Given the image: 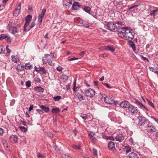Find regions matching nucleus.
I'll use <instances>...</instances> for the list:
<instances>
[{
	"label": "nucleus",
	"mask_w": 158,
	"mask_h": 158,
	"mask_svg": "<svg viewBox=\"0 0 158 158\" xmlns=\"http://www.w3.org/2000/svg\"><path fill=\"white\" fill-rule=\"evenodd\" d=\"M39 73L41 75L45 74L46 73V71L44 67H39Z\"/></svg>",
	"instance_id": "21"
},
{
	"label": "nucleus",
	"mask_w": 158,
	"mask_h": 158,
	"mask_svg": "<svg viewBox=\"0 0 158 158\" xmlns=\"http://www.w3.org/2000/svg\"><path fill=\"white\" fill-rule=\"evenodd\" d=\"M95 135V133L92 131H90L89 134V136L90 138L94 137Z\"/></svg>",
	"instance_id": "48"
},
{
	"label": "nucleus",
	"mask_w": 158,
	"mask_h": 158,
	"mask_svg": "<svg viewBox=\"0 0 158 158\" xmlns=\"http://www.w3.org/2000/svg\"><path fill=\"white\" fill-rule=\"evenodd\" d=\"M91 141L94 143H95L97 142H98V140L95 137H93L90 138Z\"/></svg>",
	"instance_id": "40"
},
{
	"label": "nucleus",
	"mask_w": 158,
	"mask_h": 158,
	"mask_svg": "<svg viewBox=\"0 0 158 158\" xmlns=\"http://www.w3.org/2000/svg\"><path fill=\"white\" fill-rule=\"evenodd\" d=\"M135 103L140 108H141L142 106H143V105L142 103L140 102L139 100H135Z\"/></svg>",
	"instance_id": "32"
},
{
	"label": "nucleus",
	"mask_w": 158,
	"mask_h": 158,
	"mask_svg": "<svg viewBox=\"0 0 158 158\" xmlns=\"http://www.w3.org/2000/svg\"><path fill=\"white\" fill-rule=\"evenodd\" d=\"M72 148L74 149H80L81 148V147L80 145H72Z\"/></svg>",
	"instance_id": "39"
},
{
	"label": "nucleus",
	"mask_w": 158,
	"mask_h": 158,
	"mask_svg": "<svg viewBox=\"0 0 158 158\" xmlns=\"http://www.w3.org/2000/svg\"><path fill=\"white\" fill-rule=\"evenodd\" d=\"M128 157L129 158H139L137 153L133 152L129 154Z\"/></svg>",
	"instance_id": "19"
},
{
	"label": "nucleus",
	"mask_w": 158,
	"mask_h": 158,
	"mask_svg": "<svg viewBox=\"0 0 158 158\" xmlns=\"http://www.w3.org/2000/svg\"><path fill=\"white\" fill-rule=\"evenodd\" d=\"M24 68L26 70H31L32 68V66L29 63H28L25 64Z\"/></svg>",
	"instance_id": "25"
},
{
	"label": "nucleus",
	"mask_w": 158,
	"mask_h": 158,
	"mask_svg": "<svg viewBox=\"0 0 158 158\" xmlns=\"http://www.w3.org/2000/svg\"><path fill=\"white\" fill-rule=\"evenodd\" d=\"M85 95L87 97L92 98L95 95V91L92 89L89 88L85 91Z\"/></svg>",
	"instance_id": "4"
},
{
	"label": "nucleus",
	"mask_w": 158,
	"mask_h": 158,
	"mask_svg": "<svg viewBox=\"0 0 158 158\" xmlns=\"http://www.w3.org/2000/svg\"><path fill=\"white\" fill-rule=\"evenodd\" d=\"M150 71L155 73H157L158 72V68L157 67H149Z\"/></svg>",
	"instance_id": "28"
},
{
	"label": "nucleus",
	"mask_w": 158,
	"mask_h": 158,
	"mask_svg": "<svg viewBox=\"0 0 158 158\" xmlns=\"http://www.w3.org/2000/svg\"><path fill=\"white\" fill-rule=\"evenodd\" d=\"M72 3L71 0H63V5L66 7V8H69V5L72 4Z\"/></svg>",
	"instance_id": "15"
},
{
	"label": "nucleus",
	"mask_w": 158,
	"mask_h": 158,
	"mask_svg": "<svg viewBox=\"0 0 158 158\" xmlns=\"http://www.w3.org/2000/svg\"><path fill=\"white\" fill-rule=\"evenodd\" d=\"M19 128L22 131H27V129L24 127L20 126L19 127Z\"/></svg>",
	"instance_id": "52"
},
{
	"label": "nucleus",
	"mask_w": 158,
	"mask_h": 158,
	"mask_svg": "<svg viewBox=\"0 0 158 158\" xmlns=\"http://www.w3.org/2000/svg\"><path fill=\"white\" fill-rule=\"evenodd\" d=\"M16 68L17 71L19 72H21L24 69V67L23 65L20 66L19 64H18Z\"/></svg>",
	"instance_id": "22"
},
{
	"label": "nucleus",
	"mask_w": 158,
	"mask_h": 158,
	"mask_svg": "<svg viewBox=\"0 0 158 158\" xmlns=\"http://www.w3.org/2000/svg\"><path fill=\"white\" fill-rule=\"evenodd\" d=\"M77 59H78L77 58H76L75 57H73V58L69 59H68V60L69 61H73V60H77Z\"/></svg>",
	"instance_id": "63"
},
{
	"label": "nucleus",
	"mask_w": 158,
	"mask_h": 158,
	"mask_svg": "<svg viewBox=\"0 0 158 158\" xmlns=\"http://www.w3.org/2000/svg\"><path fill=\"white\" fill-rule=\"evenodd\" d=\"M5 51V48L2 45L0 46V54L3 53Z\"/></svg>",
	"instance_id": "42"
},
{
	"label": "nucleus",
	"mask_w": 158,
	"mask_h": 158,
	"mask_svg": "<svg viewBox=\"0 0 158 158\" xmlns=\"http://www.w3.org/2000/svg\"><path fill=\"white\" fill-rule=\"evenodd\" d=\"M37 112L40 114H43L44 112L42 110L38 109L36 110Z\"/></svg>",
	"instance_id": "56"
},
{
	"label": "nucleus",
	"mask_w": 158,
	"mask_h": 158,
	"mask_svg": "<svg viewBox=\"0 0 158 158\" xmlns=\"http://www.w3.org/2000/svg\"><path fill=\"white\" fill-rule=\"evenodd\" d=\"M108 147L109 149L112 151H114L115 150L114 143L112 141H110L108 142Z\"/></svg>",
	"instance_id": "12"
},
{
	"label": "nucleus",
	"mask_w": 158,
	"mask_h": 158,
	"mask_svg": "<svg viewBox=\"0 0 158 158\" xmlns=\"http://www.w3.org/2000/svg\"><path fill=\"white\" fill-rule=\"evenodd\" d=\"M37 156L39 158H45V157L41 154L40 153H38L37 154Z\"/></svg>",
	"instance_id": "49"
},
{
	"label": "nucleus",
	"mask_w": 158,
	"mask_h": 158,
	"mask_svg": "<svg viewBox=\"0 0 158 158\" xmlns=\"http://www.w3.org/2000/svg\"><path fill=\"white\" fill-rule=\"evenodd\" d=\"M6 35L5 34H2L0 35V40H1L3 39H5L6 37Z\"/></svg>",
	"instance_id": "44"
},
{
	"label": "nucleus",
	"mask_w": 158,
	"mask_h": 158,
	"mask_svg": "<svg viewBox=\"0 0 158 158\" xmlns=\"http://www.w3.org/2000/svg\"><path fill=\"white\" fill-rule=\"evenodd\" d=\"M46 11V10L44 9L42 10L41 15L38 16V21L40 23L42 22L43 18L44 16Z\"/></svg>",
	"instance_id": "10"
},
{
	"label": "nucleus",
	"mask_w": 158,
	"mask_h": 158,
	"mask_svg": "<svg viewBox=\"0 0 158 158\" xmlns=\"http://www.w3.org/2000/svg\"><path fill=\"white\" fill-rule=\"evenodd\" d=\"M150 15L152 16H153L154 18L155 16L158 14V8L154 7L153 9L150 10Z\"/></svg>",
	"instance_id": "9"
},
{
	"label": "nucleus",
	"mask_w": 158,
	"mask_h": 158,
	"mask_svg": "<svg viewBox=\"0 0 158 158\" xmlns=\"http://www.w3.org/2000/svg\"><path fill=\"white\" fill-rule=\"evenodd\" d=\"M127 111L129 113L135 114L138 112V110L136 107L131 105L127 110Z\"/></svg>",
	"instance_id": "5"
},
{
	"label": "nucleus",
	"mask_w": 158,
	"mask_h": 158,
	"mask_svg": "<svg viewBox=\"0 0 158 158\" xmlns=\"http://www.w3.org/2000/svg\"><path fill=\"white\" fill-rule=\"evenodd\" d=\"M147 100L148 102V104L150 106H151L152 107H153V108H154V104H153V103L152 102L150 101L149 100H148V99H147Z\"/></svg>",
	"instance_id": "46"
},
{
	"label": "nucleus",
	"mask_w": 158,
	"mask_h": 158,
	"mask_svg": "<svg viewBox=\"0 0 158 158\" xmlns=\"http://www.w3.org/2000/svg\"><path fill=\"white\" fill-rule=\"evenodd\" d=\"M125 147H127L126 146ZM127 149L126 151V153H128L130 152L131 151V148H130L129 147H127Z\"/></svg>",
	"instance_id": "58"
},
{
	"label": "nucleus",
	"mask_w": 158,
	"mask_h": 158,
	"mask_svg": "<svg viewBox=\"0 0 158 158\" xmlns=\"http://www.w3.org/2000/svg\"><path fill=\"white\" fill-rule=\"evenodd\" d=\"M93 152L94 155L95 156L97 155V150L95 148H93Z\"/></svg>",
	"instance_id": "60"
},
{
	"label": "nucleus",
	"mask_w": 158,
	"mask_h": 158,
	"mask_svg": "<svg viewBox=\"0 0 158 158\" xmlns=\"http://www.w3.org/2000/svg\"><path fill=\"white\" fill-rule=\"evenodd\" d=\"M2 143L5 147L8 148V143L5 140L3 139L2 140Z\"/></svg>",
	"instance_id": "38"
},
{
	"label": "nucleus",
	"mask_w": 158,
	"mask_h": 158,
	"mask_svg": "<svg viewBox=\"0 0 158 158\" xmlns=\"http://www.w3.org/2000/svg\"><path fill=\"white\" fill-rule=\"evenodd\" d=\"M30 23H29V22L26 21V23H25V24H24V31H29V30H30V29H27L26 27H27V26L29 25Z\"/></svg>",
	"instance_id": "27"
},
{
	"label": "nucleus",
	"mask_w": 158,
	"mask_h": 158,
	"mask_svg": "<svg viewBox=\"0 0 158 158\" xmlns=\"http://www.w3.org/2000/svg\"><path fill=\"white\" fill-rule=\"evenodd\" d=\"M35 90L38 91L40 93H42L44 92V89L43 88L40 86H36L35 87Z\"/></svg>",
	"instance_id": "24"
},
{
	"label": "nucleus",
	"mask_w": 158,
	"mask_h": 158,
	"mask_svg": "<svg viewBox=\"0 0 158 158\" xmlns=\"http://www.w3.org/2000/svg\"><path fill=\"white\" fill-rule=\"evenodd\" d=\"M103 84L109 89H110L111 88V87L110 86V85L107 83H103Z\"/></svg>",
	"instance_id": "62"
},
{
	"label": "nucleus",
	"mask_w": 158,
	"mask_h": 158,
	"mask_svg": "<svg viewBox=\"0 0 158 158\" xmlns=\"http://www.w3.org/2000/svg\"><path fill=\"white\" fill-rule=\"evenodd\" d=\"M53 100L55 101H58L60 100L61 98V97L60 96H54L53 97Z\"/></svg>",
	"instance_id": "35"
},
{
	"label": "nucleus",
	"mask_w": 158,
	"mask_h": 158,
	"mask_svg": "<svg viewBox=\"0 0 158 158\" xmlns=\"http://www.w3.org/2000/svg\"><path fill=\"white\" fill-rule=\"evenodd\" d=\"M11 58L12 61L15 63H17L19 61V59L18 58V57L14 55H12L11 56Z\"/></svg>",
	"instance_id": "23"
},
{
	"label": "nucleus",
	"mask_w": 158,
	"mask_h": 158,
	"mask_svg": "<svg viewBox=\"0 0 158 158\" xmlns=\"http://www.w3.org/2000/svg\"><path fill=\"white\" fill-rule=\"evenodd\" d=\"M100 49L101 50H110L112 52L115 51V48L113 47L110 46L103 47Z\"/></svg>",
	"instance_id": "14"
},
{
	"label": "nucleus",
	"mask_w": 158,
	"mask_h": 158,
	"mask_svg": "<svg viewBox=\"0 0 158 158\" xmlns=\"http://www.w3.org/2000/svg\"><path fill=\"white\" fill-rule=\"evenodd\" d=\"M47 63H48V64L50 65H52V62L51 59H48Z\"/></svg>",
	"instance_id": "59"
},
{
	"label": "nucleus",
	"mask_w": 158,
	"mask_h": 158,
	"mask_svg": "<svg viewBox=\"0 0 158 158\" xmlns=\"http://www.w3.org/2000/svg\"><path fill=\"white\" fill-rule=\"evenodd\" d=\"M21 8V4L20 3L18 4V6L15 8V9L18 11L20 12Z\"/></svg>",
	"instance_id": "41"
},
{
	"label": "nucleus",
	"mask_w": 158,
	"mask_h": 158,
	"mask_svg": "<svg viewBox=\"0 0 158 158\" xmlns=\"http://www.w3.org/2000/svg\"><path fill=\"white\" fill-rule=\"evenodd\" d=\"M135 103L140 108H141L142 106H143V105L142 103L140 102L139 100H135Z\"/></svg>",
	"instance_id": "31"
},
{
	"label": "nucleus",
	"mask_w": 158,
	"mask_h": 158,
	"mask_svg": "<svg viewBox=\"0 0 158 158\" xmlns=\"http://www.w3.org/2000/svg\"><path fill=\"white\" fill-rule=\"evenodd\" d=\"M9 139L10 142L15 143L18 142V137L16 135H12L10 137Z\"/></svg>",
	"instance_id": "13"
},
{
	"label": "nucleus",
	"mask_w": 158,
	"mask_h": 158,
	"mask_svg": "<svg viewBox=\"0 0 158 158\" xmlns=\"http://www.w3.org/2000/svg\"><path fill=\"white\" fill-rule=\"evenodd\" d=\"M130 45V46L131 47L134 51H135V44L133 43V42L131 41Z\"/></svg>",
	"instance_id": "37"
},
{
	"label": "nucleus",
	"mask_w": 158,
	"mask_h": 158,
	"mask_svg": "<svg viewBox=\"0 0 158 158\" xmlns=\"http://www.w3.org/2000/svg\"><path fill=\"white\" fill-rule=\"evenodd\" d=\"M80 7V3L77 2H74L72 5L73 9L74 10L78 9Z\"/></svg>",
	"instance_id": "18"
},
{
	"label": "nucleus",
	"mask_w": 158,
	"mask_h": 158,
	"mask_svg": "<svg viewBox=\"0 0 158 158\" xmlns=\"http://www.w3.org/2000/svg\"><path fill=\"white\" fill-rule=\"evenodd\" d=\"M122 1L121 0H115L114 1V3L115 6L122 5Z\"/></svg>",
	"instance_id": "26"
},
{
	"label": "nucleus",
	"mask_w": 158,
	"mask_h": 158,
	"mask_svg": "<svg viewBox=\"0 0 158 158\" xmlns=\"http://www.w3.org/2000/svg\"><path fill=\"white\" fill-rule=\"evenodd\" d=\"M116 23L117 24L118 26H117L118 28H121L120 26H121L123 25V23L121 21H117Z\"/></svg>",
	"instance_id": "43"
},
{
	"label": "nucleus",
	"mask_w": 158,
	"mask_h": 158,
	"mask_svg": "<svg viewBox=\"0 0 158 158\" xmlns=\"http://www.w3.org/2000/svg\"><path fill=\"white\" fill-rule=\"evenodd\" d=\"M104 100L106 103L108 104L112 105L116 103L113 98L108 96L104 97Z\"/></svg>",
	"instance_id": "6"
},
{
	"label": "nucleus",
	"mask_w": 158,
	"mask_h": 158,
	"mask_svg": "<svg viewBox=\"0 0 158 158\" xmlns=\"http://www.w3.org/2000/svg\"><path fill=\"white\" fill-rule=\"evenodd\" d=\"M76 86V81H75L73 84V90L74 92L75 91Z\"/></svg>",
	"instance_id": "57"
},
{
	"label": "nucleus",
	"mask_w": 158,
	"mask_h": 158,
	"mask_svg": "<svg viewBox=\"0 0 158 158\" xmlns=\"http://www.w3.org/2000/svg\"><path fill=\"white\" fill-rule=\"evenodd\" d=\"M117 31L118 32V35L119 37L126 40H132L134 37L133 33L132 31L128 29L127 27H121L117 28Z\"/></svg>",
	"instance_id": "1"
},
{
	"label": "nucleus",
	"mask_w": 158,
	"mask_h": 158,
	"mask_svg": "<svg viewBox=\"0 0 158 158\" xmlns=\"http://www.w3.org/2000/svg\"><path fill=\"white\" fill-rule=\"evenodd\" d=\"M20 13V12L16 10L15 9L13 12V15L14 16H18Z\"/></svg>",
	"instance_id": "47"
},
{
	"label": "nucleus",
	"mask_w": 158,
	"mask_h": 158,
	"mask_svg": "<svg viewBox=\"0 0 158 158\" xmlns=\"http://www.w3.org/2000/svg\"><path fill=\"white\" fill-rule=\"evenodd\" d=\"M10 30L11 31V33L14 35H15L16 33L18 32V29L16 27L11 26L10 27Z\"/></svg>",
	"instance_id": "16"
},
{
	"label": "nucleus",
	"mask_w": 158,
	"mask_h": 158,
	"mask_svg": "<svg viewBox=\"0 0 158 158\" xmlns=\"http://www.w3.org/2000/svg\"><path fill=\"white\" fill-rule=\"evenodd\" d=\"M84 11H85L86 12L90 14V11L91 10V9L90 8L89 6H85L83 9Z\"/></svg>",
	"instance_id": "30"
},
{
	"label": "nucleus",
	"mask_w": 158,
	"mask_h": 158,
	"mask_svg": "<svg viewBox=\"0 0 158 158\" xmlns=\"http://www.w3.org/2000/svg\"><path fill=\"white\" fill-rule=\"evenodd\" d=\"M77 98L80 101H81L84 100V96L81 94H79L78 95Z\"/></svg>",
	"instance_id": "36"
},
{
	"label": "nucleus",
	"mask_w": 158,
	"mask_h": 158,
	"mask_svg": "<svg viewBox=\"0 0 158 158\" xmlns=\"http://www.w3.org/2000/svg\"><path fill=\"white\" fill-rule=\"evenodd\" d=\"M108 29L110 31L114 30L116 28L117 29V27L115 24L113 22H109L106 26Z\"/></svg>",
	"instance_id": "7"
},
{
	"label": "nucleus",
	"mask_w": 158,
	"mask_h": 158,
	"mask_svg": "<svg viewBox=\"0 0 158 158\" xmlns=\"http://www.w3.org/2000/svg\"><path fill=\"white\" fill-rule=\"evenodd\" d=\"M47 60L46 57H42V61L44 64H46L47 63Z\"/></svg>",
	"instance_id": "45"
},
{
	"label": "nucleus",
	"mask_w": 158,
	"mask_h": 158,
	"mask_svg": "<svg viewBox=\"0 0 158 158\" xmlns=\"http://www.w3.org/2000/svg\"><path fill=\"white\" fill-rule=\"evenodd\" d=\"M115 139H116V140L121 142L124 140V137L122 135L120 134L116 136Z\"/></svg>",
	"instance_id": "17"
},
{
	"label": "nucleus",
	"mask_w": 158,
	"mask_h": 158,
	"mask_svg": "<svg viewBox=\"0 0 158 158\" xmlns=\"http://www.w3.org/2000/svg\"><path fill=\"white\" fill-rule=\"evenodd\" d=\"M120 105L123 108H128L130 106L129 102L128 101H122L120 103Z\"/></svg>",
	"instance_id": "11"
},
{
	"label": "nucleus",
	"mask_w": 158,
	"mask_h": 158,
	"mask_svg": "<svg viewBox=\"0 0 158 158\" xmlns=\"http://www.w3.org/2000/svg\"><path fill=\"white\" fill-rule=\"evenodd\" d=\"M80 116L84 120H86L88 118V116L85 114L81 115Z\"/></svg>",
	"instance_id": "51"
},
{
	"label": "nucleus",
	"mask_w": 158,
	"mask_h": 158,
	"mask_svg": "<svg viewBox=\"0 0 158 158\" xmlns=\"http://www.w3.org/2000/svg\"><path fill=\"white\" fill-rule=\"evenodd\" d=\"M56 69L58 71L61 72L63 68L60 66H59L57 67Z\"/></svg>",
	"instance_id": "55"
},
{
	"label": "nucleus",
	"mask_w": 158,
	"mask_h": 158,
	"mask_svg": "<svg viewBox=\"0 0 158 158\" xmlns=\"http://www.w3.org/2000/svg\"><path fill=\"white\" fill-rule=\"evenodd\" d=\"M35 81L38 83H40L41 80L39 77H36L35 79Z\"/></svg>",
	"instance_id": "53"
},
{
	"label": "nucleus",
	"mask_w": 158,
	"mask_h": 158,
	"mask_svg": "<svg viewBox=\"0 0 158 158\" xmlns=\"http://www.w3.org/2000/svg\"><path fill=\"white\" fill-rule=\"evenodd\" d=\"M103 138L106 139L112 140L113 141H114L115 139L113 136H104Z\"/></svg>",
	"instance_id": "33"
},
{
	"label": "nucleus",
	"mask_w": 158,
	"mask_h": 158,
	"mask_svg": "<svg viewBox=\"0 0 158 158\" xmlns=\"http://www.w3.org/2000/svg\"><path fill=\"white\" fill-rule=\"evenodd\" d=\"M141 108L143 109L146 110H148V109L147 108L143 105V106H142Z\"/></svg>",
	"instance_id": "64"
},
{
	"label": "nucleus",
	"mask_w": 158,
	"mask_h": 158,
	"mask_svg": "<svg viewBox=\"0 0 158 158\" xmlns=\"http://www.w3.org/2000/svg\"><path fill=\"white\" fill-rule=\"evenodd\" d=\"M40 108L42 109L43 111H44L46 113L48 112L50 110L49 108L48 107L43 105L40 106Z\"/></svg>",
	"instance_id": "20"
},
{
	"label": "nucleus",
	"mask_w": 158,
	"mask_h": 158,
	"mask_svg": "<svg viewBox=\"0 0 158 158\" xmlns=\"http://www.w3.org/2000/svg\"><path fill=\"white\" fill-rule=\"evenodd\" d=\"M35 19L33 22L31 23V25L30 26V27L29 28L30 29L33 28L35 25Z\"/></svg>",
	"instance_id": "54"
},
{
	"label": "nucleus",
	"mask_w": 158,
	"mask_h": 158,
	"mask_svg": "<svg viewBox=\"0 0 158 158\" xmlns=\"http://www.w3.org/2000/svg\"><path fill=\"white\" fill-rule=\"evenodd\" d=\"M32 18V16L31 15H29L26 18L25 21L30 23Z\"/></svg>",
	"instance_id": "34"
},
{
	"label": "nucleus",
	"mask_w": 158,
	"mask_h": 158,
	"mask_svg": "<svg viewBox=\"0 0 158 158\" xmlns=\"http://www.w3.org/2000/svg\"><path fill=\"white\" fill-rule=\"evenodd\" d=\"M60 110L59 108L58 107L53 108L52 110V112L53 113H57L60 112Z\"/></svg>",
	"instance_id": "29"
},
{
	"label": "nucleus",
	"mask_w": 158,
	"mask_h": 158,
	"mask_svg": "<svg viewBox=\"0 0 158 158\" xmlns=\"http://www.w3.org/2000/svg\"><path fill=\"white\" fill-rule=\"evenodd\" d=\"M117 31L118 32V35L119 37L126 40H132L134 37L133 33L132 31L128 29L127 27H121L117 28Z\"/></svg>",
	"instance_id": "2"
},
{
	"label": "nucleus",
	"mask_w": 158,
	"mask_h": 158,
	"mask_svg": "<svg viewBox=\"0 0 158 158\" xmlns=\"http://www.w3.org/2000/svg\"><path fill=\"white\" fill-rule=\"evenodd\" d=\"M146 127H148V131L151 133L155 132L156 131L155 127L152 126L151 124H147V126H146Z\"/></svg>",
	"instance_id": "8"
},
{
	"label": "nucleus",
	"mask_w": 158,
	"mask_h": 158,
	"mask_svg": "<svg viewBox=\"0 0 158 158\" xmlns=\"http://www.w3.org/2000/svg\"><path fill=\"white\" fill-rule=\"evenodd\" d=\"M8 45H7L6 47V51L7 53H9L11 52V51L10 49L8 48Z\"/></svg>",
	"instance_id": "61"
},
{
	"label": "nucleus",
	"mask_w": 158,
	"mask_h": 158,
	"mask_svg": "<svg viewBox=\"0 0 158 158\" xmlns=\"http://www.w3.org/2000/svg\"><path fill=\"white\" fill-rule=\"evenodd\" d=\"M26 85L27 87H29L31 86V82L30 81H28L26 83Z\"/></svg>",
	"instance_id": "50"
},
{
	"label": "nucleus",
	"mask_w": 158,
	"mask_h": 158,
	"mask_svg": "<svg viewBox=\"0 0 158 158\" xmlns=\"http://www.w3.org/2000/svg\"><path fill=\"white\" fill-rule=\"evenodd\" d=\"M139 119L138 125L140 126H146V125L149 123L148 120L143 116H141L138 118Z\"/></svg>",
	"instance_id": "3"
}]
</instances>
